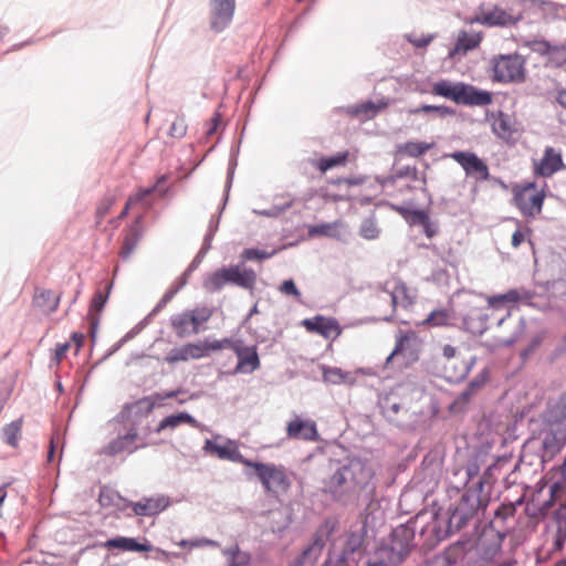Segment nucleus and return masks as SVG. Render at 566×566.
<instances>
[{
	"instance_id": "f257e3e1",
	"label": "nucleus",
	"mask_w": 566,
	"mask_h": 566,
	"mask_svg": "<svg viewBox=\"0 0 566 566\" xmlns=\"http://www.w3.org/2000/svg\"><path fill=\"white\" fill-rule=\"evenodd\" d=\"M374 471L367 461L348 457L339 461L334 473L325 483V492L343 505L369 506L376 486L371 482Z\"/></svg>"
},
{
	"instance_id": "f03ea898",
	"label": "nucleus",
	"mask_w": 566,
	"mask_h": 566,
	"mask_svg": "<svg viewBox=\"0 0 566 566\" xmlns=\"http://www.w3.org/2000/svg\"><path fill=\"white\" fill-rule=\"evenodd\" d=\"M485 507L478 491L468 488L444 512L434 513L431 521L420 527V535L426 537L428 546H434L470 524L476 525L479 512Z\"/></svg>"
},
{
	"instance_id": "7ed1b4c3",
	"label": "nucleus",
	"mask_w": 566,
	"mask_h": 566,
	"mask_svg": "<svg viewBox=\"0 0 566 566\" xmlns=\"http://www.w3.org/2000/svg\"><path fill=\"white\" fill-rule=\"evenodd\" d=\"M533 436L544 451L543 458H554L566 444V387L557 397L547 400L544 410L531 420Z\"/></svg>"
},
{
	"instance_id": "20e7f679",
	"label": "nucleus",
	"mask_w": 566,
	"mask_h": 566,
	"mask_svg": "<svg viewBox=\"0 0 566 566\" xmlns=\"http://www.w3.org/2000/svg\"><path fill=\"white\" fill-rule=\"evenodd\" d=\"M534 292L527 290H509L506 293L494 295L489 297L488 306H470L465 313H461V326L460 328L474 335H483L489 326V311L490 307H499L504 303H515L517 301H528L533 298Z\"/></svg>"
},
{
	"instance_id": "39448f33",
	"label": "nucleus",
	"mask_w": 566,
	"mask_h": 566,
	"mask_svg": "<svg viewBox=\"0 0 566 566\" xmlns=\"http://www.w3.org/2000/svg\"><path fill=\"white\" fill-rule=\"evenodd\" d=\"M256 277L254 270L250 268L242 269L240 264L222 266L205 280L203 287L210 293H216L221 291L226 284H232L252 292Z\"/></svg>"
},
{
	"instance_id": "423d86ee",
	"label": "nucleus",
	"mask_w": 566,
	"mask_h": 566,
	"mask_svg": "<svg viewBox=\"0 0 566 566\" xmlns=\"http://www.w3.org/2000/svg\"><path fill=\"white\" fill-rule=\"evenodd\" d=\"M420 516L410 518L403 524L395 527L387 544L390 564H400L405 560L406 556L416 547L415 537L418 530Z\"/></svg>"
},
{
	"instance_id": "0eeeda50",
	"label": "nucleus",
	"mask_w": 566,
	"mask_h": 566,
	"mask_svg": "<svg viewBox=\"0 0 566 566\" xmlns=\"http://www.w3.org/2000/svg\"><path fill=\"white\" fill-rule=\"evenodd\" d=\"M493 81L523 83L526 77L525 60L518 54H500L492 60Z\"/></svg>"
},
{
	"instance_id": "6e6552de",
	"label": "nucleus",
	"mask_w": 566,
	"mask_h": 566,
	"mask_svg": "<svg viewBox=\"0 0 566 566\" xmlns=\"http://www.w3.org/2000/svg\"><path fill=\"white\" fill-rule=\"evenodd\" d=\"M249 468L255 470V474L266 492H286L291 486V481L283 467L252 461Z\"/></svg>"
},
{
	"instance_id": "1a4fd4ad",
	"label": "nucleus",
	"mask_w": 566,
	"mask_h": 566,
	"mask_svg": "<svg viewBox=\"0 0 566 566\" xmlns=\"http://www.w3.org/2000/svg\"><path fill=\"white\" fill-rule=\"evenodd\" d=\"M235 0H209L210 29L222 32L232 22L235 12Z\"/></svg>"
},
{
	"instance_id": "9d476101",
	"label": "nucleus",
	"mask_w": 566,
	"mask_h": 566,
	"mask_svg": "<svg viewBox=\"0 0 566 566\" xmlns=\"http://www.w3.org/2000/svg\"><path fill=\"white\" fill-rule=\"evenodd\" d=\"M450 156L464 169L467 176L474 179L475 182L489 180V167L476 154L454 151Z\"/></svg>"
},
{
	"instance_id": "9b49d317",
	"label": "nucleus",
	"mask_w": 566,
	"mask_h": 566,
	"mask_svg": "<svg viewBox=\"0 0 566 566\" xmlns=\"http://www.w3.org/2000/svg\"><path fill=\"white\" fill-rule=\"evenodd\" d=\"M524 503V495H521L515 501L503 502L494 511L493 518L485 526L489 531L497 532L507 536L510 530L513 527L510 525V521L514 520L516 509Z\"/></svg>"
},
{
	"instance_id": "f8f14e48",
	"label": "nucleus",
	"mask_w": 566,
	"mask_h": 566,
	"mask_svg": "<svg viewBox=\"0 0 566 566\" xmlns=\"http://www.w3.org/2000/svg\"><path fill=\"white\" fill-rule=\"evenodd\" d=\"M470 22L479 23L489 28H504L514 25L517 20L506 10L494 6L492 8L481 7L479 12L473 18H471Z\"/></svg>"
},
{
	"instance_id": "ddd939ff",
	"label": "nucleus",
	"mask_w": 566,
	"mask_h": 566,
	"mask_svg": "<svg viewBox=\"0 0 566 566\" xmlns=\"http://www.w3.org/2000/svg\"><path fill=\"white\" fill-rule=\"evenodd\" d=\"M170 505V499L164 494L144 496L137 502L127 501L125 506L130 507L136 516H156Z\"/></svg>"
},
{
	"instance_id": "4468645a",
	"label": "nucleus",
	"mask_w": 566,
	"mask_h": 566,
	"mask_svg": "<svg viewBox=\"0 0 566 566\" xmlns=\"http://www.w3.org/2000/svg\"><path fill=\"white\" fill-rule=\"evenodd\" d=\"M203 451L211 453L221 460H229L234 463H241L245 467H250L252 462V460L242 455L237 443L232 440H228L227 444L220 446L214 443L212 440L207 439L205 441Z\"/></svg>"
},
{
	"instance_id": "2eb2a0df",
	"label": "nucleus",
	"mask_w": 566,
	"mask_h": 566,
	"mask_svg": "<svg viewBox=\"0 0 566 566\" xmlns=\"http://www.w3.org/2000/svg\"><path fill=\"white\" fill-rule=\"evenodd\" d=\"M327 536L326 530H318L312 542L295 558L294 566H314L323 552Z\"/></svg>"
},
{
	"instance_id": "dca6fc26",
	"label": "nucleus",
	"mask_w": 566,
	"mask_h": 566,
	"mask_svg": "<svg viewBox=\"0 0 566 566\" xmlns=\"http://www.w3.org/2000/svg\"><path fill=\"white\" fill-rule=\"evenodd\" d=\"M232 348L238 357L234 374H252L260 368L261 361L256 346L233 345Z\"/></svg>"
},
{
	"instance_id": "f3484780",
	"label": "nucleus",
	"mask_w": 566,
	"mask_h": 566,
	"mask_svg": "<svg viewBox=\"0 0 566 566\" xmlns=\"http://www.w3.org/2000/svg\"><path fill=\"white\" fill-rule=\"evenodd\" d=\"M506 535L495 531L491 532L484 527L482 537L479 543L480 556L486 562L494 560L501 553L503 541Z\"/></svg>"
},
{
	"instance_id": "a211bd4d",
	"label": "nucleus",
	"mask_w": 566,
	"mask_h": 566,
	"mask_svg": "<svg viewBox=\"0 0 566 566\" xmlns=\"http://www.w3.org/2000/svg\"><path fill=\"white\" fill-rule=\"evenodd\" d=\"M467 543L458 541L418 566H455L464 557Z\"/></svg>"
},
{
	"instance_id": "6ab92c4d",
	"label": "nucleus",
	"mask_w": 566,
	"mask_h": 566,
	"mask_svg": "<svg viewBox=\"0 0 566 566\" xmlns=\"http://www.w3.org/2000/svg\"><path fill=\"white\" fill-rule=\"evenodd\" d=\"M137 438V429L133 426L125 434H119L117 438L104 446L101 453L109 457H115L124 451L133 453L139 449V446H133Z\"/></svg>"
},
{
	"instance_id": "aec40b11",
	"label": "nucleus",
	"mask_w": 566,
	"mask_h": 566,
	"mask_svg": "<svg viewBox=\"0 0 566 566\" xmlns=\"http://www.w3.org/2000/svg\"><path fill=\"white\" fill-rule=\"evenodd\" d=\"M104 547L112 551V549H118L120 552H153L155 547L153 544L147 539L143 538L139 541L136 537H126V536H115L112 538H108L104 543Z\"/></svg>"
},
{
	"instance_id": "412c9836",
	"label": "nucleus",
	"mask_w": 566,
	"mask_h": 566,
	"mask_svg": "<svg viewBox=\"0 0 566 566\" xmlns=\"http://www.w3.org/2000/svg\"><path fill=\"white\" fill-rule=\"evenodd\" d=\"M286 436L290 439L304 441H317L319 439L315 421L303 420L300 417H295L287 423Z\"/></svg>"
},
{
	"instance_id": "4be33fe9",
	"label": "nucleus",
	"mask_w": 566,
	"mask_h": 566,
	"mask_svg": "<svg viewBox=\"0 0 566 566\" xmlns=\"http://www.w3.org/2000/svg\"><path fill=\"white\" fill-rule=\"evenodd\" d=\"M532 187L533 185L523 190L515 191L513 197L515 206L524 216L530 217L539 213L544 202V195L541 192L528 196L530 188Z\"/></svg>"
},
{
	"instance_id": "5701e85b",
	"label": "nucleus",
	"mask_w": 566,
	"mask_h": 566,
	"mask_svg": "<svg viewBox=\"0 0 566 566\" xmlns=\"http://www.w3.org/2000/svg\"><path fill=\"white\" fill-rule=\"evenodd\" d=\"M493 101L489 91L480 90L471 84L462 82L458 104L465 106H486Z\"/></svg>"
},
{
	"instance_id": "b1692460",
	"label": "nucleus",
	"mask_w": 566,
	"mask_h": 566,
	"mask_svg": "<svg viewBox=\"0 0 566 566\" xmlns=\"http://www.w3.org/2000/svg\"><path fill=\"white\" fill-rule=\"evenodd\" d=\"M302 325L313 333H317L325 338H328L333 333L336 336L340 334L339 324L335 318L316 315L312 318H305L302 321Z\"/></svg>"
},
{
	"instance_id": "393cba45",
	"label": "nucleus",
	"mask_w": 566,
	"mask_h": 566,
	"mask_svg": "<svg viewBox=\"0 0 566 566\" xmlns=\"http://www.w3.org/2000/svg\"><path fill=\"white\" fill-rule=\"evenodd\" d=\"M203 357V350L200 343H188L181 347H175L170 349L165 360L168 364H175L178 361H188L189 359H200Z\"/></svg>"
},
{
	"instance_id": "a878e982",
	"label": "nucleus",
	"mask_w": 566,
	"mask_h": 566,
	"mask_svg": "<svg viewBox=\"0 0 566 566\" xmlns=\"http://www.w3.org/2000/svg\"><path fill=\"white\" fill-rule=\"evenodd\" d=\"M564 166L562 155L553 147H547L539 164L536 166V172L543 177H551Z\"/></svg>"
},
{
	"instance_id": "bb28decb",
	"label": "nucleus",
	"mask_w": 566,
	"mask_h": 566,
	"mask_svg": "<svg viewBox=\"0 0 566 566\" xmlns=\"http://www.w3.org/2000/svg\"><path fill=\"white\" fill-rule=\"evenodd\" d=\"M482 41L481 32L468 33L462 30L459 32L455 45L449 51V57L453 59L457 54H467L476 49Z\"/></svg>"
},
{
	"instance_id": "cd10ccee",
	"label": "nucleus",
	"mask_w": 566,
	"mask_h": 566,
	"mask_svg": "<svg viewBox=\"0 0 566 566\" xmlns=\"http://www.w3.org/2000/svg\"><path fill=\"white\" fill-rule=\"evenodd\" d=\"M113 287V283H108L105 291L97 290L94 293V296L90 304V314L92 315L91 321V334L93 337H95L96 327L98 324V318L95 316V314H99L107 303V300L109 297L111 290Z\"/></svg>"
},
{
	"instance_id": "c85d7f7f",
	"label": "nucleus",
	"mask_w": 566,
	"mask_h": 566,
	"mask_svg": "<svg viewBox=\"0 0 566 566\" xmlns=\"http://www.w3.org/2000/svg\"><path fill=\"white\" fill-rule=\"evenodd\" d=\"M365 535L361 532H352L347 535L342 553L346 554L349 558L356 559V563L360 560L364 554Z\"/></svg>"
},
{
	"instance_id": "c756f323",
	"label": "nucleus",
	"mask_w": 566,
	"mask_h": 566,
	"mask_svg": "<svg viewBox=\"0 0 566 566\" xmlns=\"http://www.w3.org/2000/svg\"><path fill=\"white\" fill-rule=\"evenodd\" d=\"M190 424L195 428L198 427V421L187 411H180L165 417L155 429L156 433H160L166 429H175L180 424Z\"/></svg>"
},
{
	"instance_id": "7c9ffc66",
	"label": "nucleus",
	"mask_w": 566,
	"mask_h": 566,
	"mask_svg": "<svg viewBox=\"0 0 566 566\" xmlns=\"http://www.w3.org/2000/svg\"><path fill=\"white\" fill-rule=\"evenodd\" d=\"M155 408V402L150 397H144L133 403H128L124 407L123 411L118 415L117 418H128L130 415L136 417H146L148 416Z\"/></svg>"
},
{
	"instance_id": "2f4dec72",
	"label": "nucleus",
	"mask_w": 566,
	"mask_h": 566,
	"mask_svg": "<svg viewBox=\"0 0 566 566\" xmlns=\"http://www.w3.org/2000/svg\"><path fill=\"white\" fill-rule=\"evenodd\" d=\"M388 103L381 101L380 103H374L371 101L363 102L358 105H349L346 108V112L352 116H363L365 118H373L377 115V113L385 107H387Z\"/></svg>"
},
{
	"instance_id": "473e14b6",
	"label": "nucleus",
	"mask_w": 566,
	"mask_h": 566,
	"mask_svg": "<svg viewBox=\"0 0 566 566\" xmlns=\"http://www.w3.org/2000/svg\"><path fill=\"white\" fill-rule=\"evenodd\" d=\"M166 180L165 176H161L157 184L151 187L140 188L134 196H130L119 213V219L125 218L128 214V211L130 209L132 205L142 203L146 208L150 207V202H148L146 199L149 197L157 188V186Z\"/></svg>"
},
{
	"instance_id": "72a5a7b5",
	"label": "nucleus",
	"mask_w": 566,
	"mask_h": 566,
	"mask_svg": "<svg viewBox=\"0 0 566 566\" xmlns=\"http://www.w3.org/2000/svg\"><path fill=\"white\" fill-rule=\"evenodd\" d=\"M462 82H451L448 80H441L436 82L432 85V94L437 96H442L444 98L451 99L455 104H458L460 91H461Z\"/></svg>"
},
{
	"instance_id": "f704fd0d",
	"label": "nucleus",
	"mask_w": 566,
	"mask_h": 566,
	"mask_svg": "<svg viewBox=\"0 0 566 566\" xmlns=\"http://www.w3.org/2000/svg\"><path fill=\"white\" fill-rule=\"evenodd\" d=\"M191 314L188 310L170 317V325L179 338L192 335Z\"/></svg>"
},
{
	"instance_id": "c9c22d12",
	"label": "nucleus",
	"mask_w": 566,
	"mask_h": 566,
	"mask_svg": "<svg viewBox=\"0 0 566 566\" xmlns=\"http://www.w3.org/2000/svg\"><path fill=\"white\" fill-rule=\"evenodd\" d=\"M60 303V295L51 290H41L34 296V304L48 313L56 311Z\"/></svg>"
},
{
	"instance_id": "e433bc0d",
	"label": "nucleus",
	"mask_w": 566,
	"mask_h": 566,
	"mask_svg": "<svg viewBox=\"0 0 566 566\" xmlns=\"http://www.w3.org/2000/svg\"><path fill=\"white\" fill-rule=\"evenodd\" d=\"M554 523L556 525L555 544L562 547L566 542V502L555 511Z\"/></svg>"
},
{
	"instance_id": "4c0bfd02",
	"label": "nucleus",
	"mask_w": 566,
	"mask_h": 566,
	"mask_svg": "<svg viewBox=\"0 0 566 566\" xmlns=\"http://www.w3.org/2000/svg\"><path fill=\"white\" fill-rule=\"evenodd\" d=\"M188 311L191 314L190 321L193 334H198L200 332V326L207 323L213 315V308L206 305L197 306L193 310Z\"/></svg>"
},
{
	"instance_id": "58836bf2",
	"label": "nucleus",
	"mask_w": 566,
	"mask_h": 566,
	"mask_svg": "<svg viewBox=\"0 0 566 566\" xmlns=\"http://www.w3.org/2000/svg\"><path fill=\"white\" fill-rule=\"evenodd\" d=\"M566 491V458L564 463L556 470L553 475V483L549 488L552 499L558 496Z\"/></svg>"
},
{
	"instance_id": "ea45409f",
	"label": "nucleus",
	"mask_w": 566,
	"mask_h": 566,
	"mask_svg": "<svg viewBox=\"0 0 566 566\" xmlns=\"http://www.w3.org/2000/svg\"><path fill=\"white\" fill-rule=\"evenodd\" d=\"M22 420L18 419L2 429L3 440L10 447H17L21 433Z\"/></svg>"
},
{
	"instance_id": "a19ab883",
	"label": "nucleus",
	"mask_w": 566,
	"mask_h": 566,
	"mask_svg": "<svg viewBox=\"0 0 566 566\" xmlns=\"http://www.w3.org/2000/svg\"><path fill=\"white\" fill-rule=\"evenodd\" d=\"M431 147L432 144H428L424 142H407L398 146V151L405 153L410 157H420L421 155L426 154Z\"/></svg>"
},
{
	"instance_id": "79ce46f5",
	"label": "nucleus",
	"mask_w": 566,
	"mask_h": 566,
	"mask_svg": "<svg viewBox=\"0 0 566 566\" xmlns=\"http://www.w3.org/2000/svg\"><path fill=\"white\" fill-rule=\"evenodd\" d=\"M348 151L338 153L334 156L322 157L317 163V168L322 172H326L327 170L344 165L347 161Z\"/></svg>"
},
{
	"instance_id": "37998d69",
	"label": "nucleus",
	"mask_w": 566,
	"mask_h": 566,
	"mask_svg": "<svg viewBox=\"0 0 566 566\" xmlns=\"http://www.w3.org/2000/svg\"><path fill=\"white\" fill-rule=\"evenodd\" d=\"M541 450H543L541 448ZM544 455V451H542L541 454H527L526 452H524L521 458H520V461L515 464L514 467V471H523L525 470L526 467H531L533 464H537L539 467H543V463L544 461L547 459V460H551L552 458H543Z\"/></svg>"
},
{
	"instance_id": "c03bdc74",
	"label": "nucleus",
	"mask_w": 566,
	"mask_h": 566,
	"mask_svg": "<svg viewBox=\"0 0 566 566\" xmlns=\"http://www.w3.org/2000/svg\"><path fill=\"white\" fill-rule=\"evenodd\" d=\"M323 566H358L356 559L349 558L346 554L336 551L329 552Z\"/></svg>"
},
{
	"instance_id": "a18cd8bd",
	"label": "nucleus",
	"mask_w": 566,
	"mask_h": 566,
	"mask_svg": "<svg viewBox=\"0 0 566 566\" xmlns=\"http://www.w3.org/2000/svg\"><path fill=\"white\" fill-rule=\"evenodd\" d=\"M474 395L473 391H470L468 388H465L463 391H461L457 398L450 403L449 410L452 413H460L464 412L468 409L469 402Z\"/></svg>"
},
{
	"instance_id": "49530a36",
	"label": "nucleus",
	"mask_w": 566,
	"mask_h": 566,
	"mask_svg": "<svg viewBox=\"0 0 566 566\" xmlns=\"http://www.w3.org/2000/svg\"><path fill=\"white\" fill-rule=\"evenodd\" d=\"M349 377V373L344 371L338 367H324L323 368V379L326 382L333 385H339L345 382Z\"/></svg>"
},
{
	"instance_id": "de8ad7c7",
	"label": "nucleus",
	"mask_w": 566,
	"mask_h": 566,
	"mask_svg": "<svg viewBox=\"0 0 566 566\" xmlns=\"http://www.w3.org/2000/svg\"><path fill=\"white\" fill-rule=\"evenodd\" d=\"M451 318V315L449 311L447 310H434L432 311L428 317L424 319L423 324L433 326V327H440V326H447L449 325V321Z\"/></svg>"
},
{
	"instance_id": "09e8293b",
	"label": "nucleus",
	"mask_w": 566,
	"mask_h": 566,
	"mask_svg": "<svg viewBox=\"0 0 566 566\" xmlns=\"http://www.w3.org/2000/svg\"><path fill=\"white\" fill-rule=\"evenodd\" d=\"M389 296L391 298L394 307H396L397 305L407 307L412 303L407 294V286L403 283L397 284L395 290L392 292H389Z\"/></svg>"
},
{
	"instance_id": "8fccbe9b",
	"label": "nucleus",
	"mask_w": 566,
	"mask_h": 566,
	"mask_svg": "<svg viewBox=\"0 0 566 566\" xmlns=\"http://www.w3.org/2000/svg\"><path fill=\"white\" fill-rule=\"evenodd\" d=\"M138 241H139L138 229L136 227H132L129 233L124 239L120 256L123 259H128L130 256V254L133 253V251L135 250Z\"/></svg>"
},
{
	"instance_id": "3c124183",
	"label": "nucleus",
	"mask_w": 566,
	"mask_h": 566,
	"mask_svg": "<svg viewBox=\"0 0 566 566\" xmlns=\"http://www.w3.org/2000/svg\"><path fill=\"white\" fill-rule=\"evenodd\" d=\"M275 254V251H264L256 248H247L244 249L241 254L240 259L242 262L247 261H262L271 259Z\"/></svg>"
},
{
	"instance_id": "603ef678",
	"label": "nucleus",
	"mask_w": 566,
	"mask_h": 566,
	"mask_svg": "<svg viewBox=\"0 0 566 566\" xmlns=\"http://www.w3.org/2000/svg\"><path fill=\"white\" fill-rule=\"evenodd\" d=\"M411 113L412 114L437 113L440 117H446V116H453L455 114V111L453 108H451L449 106H444V105L424 104L418 108L412 109Z\"/></svg>"
},
{
	"instance_id": "864d4df0",
	"label": "nucleus",
	"mask_w": 566,
	"mask_h": 566,
	"mask_svg": "<svg viewBox=\"0 0 566 566\" xmlns=\"http://www.w3.org/2000/svg\"><path fill=\"white\" fill-rule=\"evenodd\" d=\"M199 343L203 350V357L208 356L209 352H211V350L212 352L221 350L224 347H229V346L232 347L234 345V344H232V340L230 338L214 339V340L205 339L203 342H199Z\"/></svg>"
},
{
	"instance_id": "5fc2aeb1",
	"label": "nucleus",
	"mask_w": 566,
	"mask_h": 566,
	"mask_svg": "<svg viewBox=\"0 0 566 566\" xmlns=\"http://www.w3.org/2000/svg\"><path fill=\"white\" fill-rule=\"evenodd\" d=\"M496 470V465L495 464H491L489 465L484 471H483V474L479 478V480L472 485L470 486L469 489L471 490H476L478 491V494L481 495L482 491H483V488L484 485H492L493 482H494V479H493V471Z\"/></svg>"
},
{
	"instance_id": "6e6d98bb",
	"label": "nucleus",
	"mask_w": 566,
	"mask_h": 566,
	"mask_svg": "<svg viewBox=\"0 0 566 566\" xmlns=\"http://www.w3.org/2000/svg\"><path fill=\"white\" fill-rule=\"evenodd\" d=\"M292 207V201H286L282 205H273L269 209H254L253 213L256 216L268 217V218H277L282 213H284L286 210H289Z\"/></svg>"
},
{
	"instance_id": "4d7b16f0",
	"label": "nucleus",
	"mask_w": 566,
	"mask_h": 566,
	"mask_svg": "<svg viewBox=\"0 0 566 566\" xmlns=\"http://www.w3.org/2000/svg\"><path fill=\"white\" fill-rule=\"evenodd\" d=\"M359 234L367 240L377 239L379 237V229L376 221L371 218L365 219L360 224Z\"/></svg>"
},
{
	"instance_id": "13d9d810",
	"label": "nucleus",
	"mask_w": 566,
	"mask_h": 566,
	"mask_svg": "<svg viewBox=\"0 0 566 566\" xmlns=\"http://www.w3.org/2000/svg\"><path fill=\"white\" fill-rule=\"evenodd\" d=\"M403 217L409 224L420 227L429 219V214L422 209L406 210Z\"/></svg>"
},
{
	"instance_id": "bf43d9fd",
	"label": "nucleus",
	"mask_w": 566,
	"mask_h": 566,
	"mask_svg": "<svg viewBox=\"0 0 566 566\" xmlns=\"http://www.w3.org/2000/svg\"><path fill=\"white\" fill-rule=\"evenodd\" d=\"M409 346H410V335L409 334L400 335L399 337H397L395 348L391 352V354L387 357L386 364H389L390 360L395 356H398V355L405 353L409 348Z\"/></svg>"
},
{
	"instance_id": "052dcab7",
	"label": "nucleus",
	"mask_w": 566,
	"mask_h": 566,
	"mask_svg": "<svg viewBox=\"0 0 566 566\" xmlns=\"http://www.w3.org/2000/svg\"><path fill=\"white\" fill-rule=\"evenodd\" d=\"M490 370L488 367L483 368L473 379L468 384V389L474 394L479 391L489 380Z\"/></svg>"
},
{
	"instance_id": "680f3d73",
	"label": "nucleus",
	"mask_w": 566,
	"mask_h": 566,
	"mask_svg": "<svg viewBox=\"0 0 566 566\" xmlns=\"http://www.w3.org/2000/svg\"><path fill=\"white\" fill-rule=\"evenodd\" d=\"M509 122V117L501 113L500 116L494 120V132L501 137L509 136L512 133Z\"/></svg>"
},
{
	"instance_id": "e2e57ef3",
	"label": "nucleus",
	"mask_w": 566,
	"mask_h": 566,
	"mask_svg": "<svg viewBox=\"0 0 566 566\" xmlns=\"http://www.w3.org/2000/svg\"><path fill=\"white\" fill-rule=\"evenodd\" d=\"M308 235L314 237H334V224L332 223H322L316 226H311L308 228Z\"/></svg>"
},
{
	"instance_id": "0e129e2a",
	"label": "nucleus",
	"mask_w": 566,
	"mask_h": 566,
	"mask_svg": "<svg viewBox=\"0 0 566 566\" xmlns=\"http://www.w3.org/2000/svg\"><path fill=\"white\" fill-rule=\"evenodd\" d=\"M187 133V124L184 117H177L170 125L169 136L174 138H182Z\"/></svg>"
},
{
	"instance_id": "69168bd1",
	"label": "nucleus",
	"mask_w": 566,
	"mask_h": 566,
	"mask_svg": "<svg viewBox=\"0 0 566 566\" xmlns=\"http://www.w3.org/2000/svg\"><path fill=\"white\" fill-rule=\"evenodd\" d=\"M527 45L533 52L541 55H547L552 50V44L546 40L530 41Z\"/></svg>"
},
{
	"instance_id": "338daca9",
	"label": "nucleus",
	"mask_w": 566,
	"mask_h": 566,
	"mask_svg": "<svg viewBox=\"0 0 566 566\" xmlns=\"http://www.w3.org/2000/svg\"><path fill=\"white\" fill-rule=\"evenodd\" d=\"M279 291L285 295L294 296L297 300L301 297V292L292 279L284 280L280 285Z\"/></svg>"
},
{
	"instance_id": "774afa93",
	"label": "nucleus",
	"mask_w": 566,
	"mask_h": 566,
	"mask_svg": "<svg viewBox=\"0 0 566 566\" xmlns=\"http://www.w3.org/2000/svg\"><path fill=\"white\" fill-rule=\"evenodd\" d=\"M557 65L566 63V48L564 45H552L551 53L547 54Z\"/></svg>"
}]
</instances>
